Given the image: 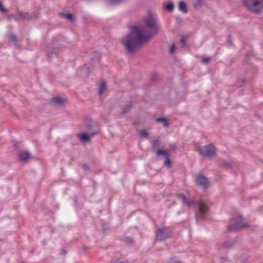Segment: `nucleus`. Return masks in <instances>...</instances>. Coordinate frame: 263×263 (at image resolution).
Listing matches in <instances>:
<instances>
[{
    "mask_svg": "<svg viewBox=\"0 0 263 263\" xmlns=\"http://www.w3.org/2000/svg\"><path fill=\"white\" fill-rule=\"evenodd\" d=\"M31 157V154L28 152H21L18 154V159L21 162H26Z\"/></svg>",
    "mask_w": 263,
    "mask_h": 263,
    "instance_id": "obj_13",
    "label": "nucleus"
},
{
    "mask_svg": "<svg viewBox=\"0 0 263 263\" xmlns=\"http://www.w3.org/2000/svg\"><path fill=\"white\" fill-rule=\"evenodd\" d=\"M66 17V18L69 21H72L73 19V16L72 14H64Z\"/></svg>",
    "mask_w": 263,
    "mask_h": 263,
    "instance_id": "obj_26",
    "label": "nucleus"
},
{
    "mask_svg": "<svg viewBox=\"0 0 263 263\" xmlns=\"http://www.w3.org/2000/svg\"><path fill=\"white\" fill-rule=\"evenodd\" d=\"M186 38L185 36H182L181 40V46L184 47L186 45Z\"/></svg>",
    "mask_w": 263,
    "mask_h": 263,
    "instance_id": "obj_25",
    "label": "nucleus"
},
{
    "mask_svg": "<svg viewBox=\"0 0 263 263\" xmlns=\"http://www.w3.org/2000/svg\"><path fill=\"white\" fill-rule=\"evenodd\" d=\"M156 155L157 157L163 156L165 158V161L164 163V166L170 168L171 167V161L169 158V155L167 150L166 149H158L156 151Z\"/></svg>",
    "mask_w": 263,
    "mask_h": 263,
    "instance_id": "obj_9",
    "label": "nucleus"
},
{
    "mask_svg": "<svg viewBox=\"0 0 263 263\" xmlns=\"http://www.w3.org/2000/svg\"><path fill=\"white\" fill-rule=\"evenodd\" d=\"M63 253L64 254H65L66 253V251L63 250Z\"/></svg>",
    "mask_w": 263,
    "mask_h": 263,
    "instance_id": "obj_34",
    "label": "nucleus"
},
{
    "mask_svg": "<svg viewBox=\"0 0 263 263\" xmlns=\"http://www.w3.org/2000/svg\"><path fill=\"white\" fill-rule=\"evenodd\" d=\"M232 163L230 162H223V165L226 168H229L232 166Z\"/></svg>",
    "mask_w": 263,
    "mask_h": 263,
    "instance_id": "obj_28",
    "label": "nucleus"
},
{
    "mask_svg": "<svg viewBox=\"0 0 263 263\" xmlns=\"http://www.w3.org/2000/svg\"><path fill=\"white\" fill-rule=\"evenodd\" d=\"M179 10L183 13H187V8L186 3L182 1H180L178 3Z\"/></svg>",
    "mask_w": 263,
    "mask_h": 263,
    "instance_id": "obj_15",
    "label": "nucleus"
},
{
    "mask_svg": "<svg viewBox=\"0 0 263 263\" xmlns=\"http://www.w3.org/2000/svg\"><path fill=\"white\" fill-rule=\"evenodd\" d=\"M174 48H175V45L174 44H173L170 45V52L171 54H173V53Z\"/></svg>",
    "mask_w": 263,
    "mask_h": 263,
    "instance_id": "obj_31",
    "label": "nucleus"
},
{
    "mask_svg": "<svg viewBox=\"0 0 263 263\" xmlns=\"http://www.w3.org/2000/svg\"><path fill=\"white\" fill-rule=\"evenodd\" d=\"M77 137L79 140L83 143L89 142L90 141V138L86 134H78L77 135Z\"/></svg>",
    "mask_w": 263,
    "mask_h": 263,
    "instance_id": "obj_14",
    "label": "nucleus"
},
{
    "mask_svg": "<svg viewBox=\"0 0 263 263\" xmlns=\"http://www.w3.org/2000/svg\"><path fill=\"white\" fill-rule=\"evenodd\" d=\"M50 102L54 105L61 106L66 103V100L61 97H56L51 99Z\"/></svg>",
    "mask_w": 263,
    "mask_h": 263,
    "instance_id": "obj_11",
    "label": "nucleus"
},
{
    "mask_svg": "<svg viewBox=\"0 0 263 263\" xmlns=\"http://www.w3.org/2000/svg\"><path fill=\"white\" fill-rule=\"evenodd\" d=\"M167 263H182L181 261H179L174 258H170Z\"/></svg>",
    "mask_w": 263,
    "mask_h": 263,
    "instance_id": "obj_24",
    "label": "nucleus"
},
{
    "mask_svg": "<svg viewBox=\"0 0 263 263\" xmlns=\"http://www.w3.org/2000/svg\"><path fill=\"white\" fill-rule=\"evenodd\" d=\"M247 224L244 221L243 218L241 217H238L235 219V223L234 225L230 224L228 226V230L230 231H233L239 228L246 227Z\"/></svg>",
    "mask_w": 263,
    "mask_h": 263,
    "instance_id": "obj_8",
    "label": "nucleus"
},
{
    "mask_svg": "<svg viewBox=\"0 0 263 263\" xmlns=\"http://www.w3.org/2000/svg\"><path fill=\"white\" fill-rule=\"evenodd\" d=\"M196 181L198 185L204 189L208 188L210 185V182L208 178L202 174H198L196 176Z\"/></svg>",
    "mask_w": 263,
    "mask_h": 263,
    "instance_id": "obj_10",
    "label": "nucleus"
},
{
    "mask_svg": "<svg viewBox=\"0 0 263 263\" xmlns=\"http://www.w3.org/2000/svg\"><path fill=\"white\" fill-rule=\"evenodd\" d=\"M195 203L198 207V210L196 215L197 220H199L205 218L209 210L206 203L202 199L197 201Z\"/></svg>",
    "mask_w": 263,
    "mask_h": 263,
    "instance_id": "obj_5",
    "label": "nucleus"
},
{
    "mask_svg": "<svg viewBox=\"0 0 263 263\" xmlns=\"http://www.w3.org/2000/svg\"><path fill=\"white\" fill-rule=\"evenodd\" d=\"M37 13L34 11L28 13L18 11L17 15L14 16L13 18L16 21L20 20H30L36 18L37 17Z\"/></svg>",
    "mask_w": 263,
    "mask_h": 263,
    "instance_id": "obj_6",
    "label": "nucleus"
},
{
    "mask_svg": "<svg viewBox=\"0 0 263 263\" xmlns=\"http://www.w3.org/2000/svg\"><path fill=\"white\" fill-rule=\"evenodd\" d=\"M107 86L105 82L102 83L98 89V92L99 96H101L103 92L106 89Z\"/></svg>",
    "mask_w": 263,
    "mask_h": 263,
    "instance_id": "obj_16",
    "label": "nucleus"
},
{
    "mask_svg": "<svg viewBox=\"0 0 263 263\" xmlns=\"http://www.w3.org/2000/svg\"><path fill=\"white\" fill-rule=\"evenodd\" d=\"M128 242H132V239L131 238H128Z\"/></svg>",
    "mask_w": 263,
    "mask_h": 263,
    "instance_id": "obj_33",
    "label": "nucleus"
},
{
    "mask_svg": "<svg viewBox=\"0 0 263 263\" xmlns=\"http://www.w3.org/2000/svg\"><path fill=\"white\" fill-rule=\"evenodd\" d=\"M140 133L142 137H146L148 135V133L145 130H140Z\"/></svg>",
    "mask_w": 263,
    "mask_h": 263,
    "instance_id": "obj_30",
    "label": "nucleus"
},
{
    "mask_svg": "<svg viewBox=\"0 0 263 263\" xmlns=\"http://www.w3.org/2000/svg\"><path fill=\"white\" fill-rule=\"evenodd\" d=\"M9 40L12 42H13L15 43H16L17 38L15 35L13 34H11L8 36Z\"/></svg>",
    "mask_w": 263,
    "mask_h": 263,
    "instance_id": "obj_23",
    "label": "nucleus"
},
{
    "mask_svg": "<svg viewBox=\"0 0 263 263\" xmlns=\"http://www.w3.org/2000/svg\"><path fill=\"white\" fill-rule=\"evenodd\" d=\"M174 5L173 3L170 2L165 6V9L168 11H172L174 9Z\"/></svg>",
    "mask_w": 263,
    "mask_h": 263,
    "instance_id": "obj_19",
    "label": "nucleus"
},
{
    "mask_svg": "<svg viewBox=\"0 0 263 263\" xmlns=\"http://www.w3.org/2000/svg\"><path fill=\"white\" fill-rule=\"evenodd\" d=\"M152 147L155 149L157 148L160 144V141L158 140H154L152 141Z\"/></svg>",
    "mask_w": 263,
    "mask_h": 263,
    "instance_id": "obj_21",
    "label": "nucleus"
},
{
    "mask_svg": "<svg viewBox=\"0 0 263 263\" xmlns=\"http://www.w3.org/2000/svg\"><path fill=\"white\" fill-rule=\"evenodd\" d=\"M59 48H54L51 50L48 51V56L50 57L52 54H57L59 53Z\"/></svg>",
    "mask_w": 263,
    "mask_h": 263,
    "instance_id": "obj_20",
    "label": "nucleus"
},
{
    "mask_svg": "<svg viewBox=\"0 0 263 263\" xmlns=\"http://www.w3.org/2000/svg\"><path fill=\"white\" fill-rule=\"evenodd\" d=\"M177 197L188 207H190L194 203L193 200L187 198L182 194H178Z\"/></svg>",
    "mask_w": 263,
    "mask_h": 263,
    "instance_id": "obj_12",
    "label": "nucleus"
},
{
    "mask_svg": "<svg viewBox=\"0 0 263 263\" xmlns=\"http://www.w3.org/2000/svg\"><path fill=\"white\" fill-rule=\"evenodd\" d=\"M0 11L3 13H6L7 12V9L3 6L2 3H0Z\"/></svg>",
    "mask_w": 263,
    "mask_h": 263,
    "instance_id": "obj_29",
    "label": "nucleus"
},
{
    "mask_svg": "<svg viewBox=\"0 0 263 263\" xmlns=\"http://www.w3.org/2000/svg\"><path fill=\"white\" fill-rule=\"evenodd\" d=\"M95 134H96V133H91V137H92V136H93Z\"/></svg>",
    "mask_w": 263,
    "mask_h": 263,
    "instance_id": "obj_32",
    "label": "nucleus"
},
{
    "mask_svg": "<svg viewBox=\"0 0 263 263\" xmlns=\"http://www.w3.org/2000/svg\"><path fill=\"white\" fill-rule=\"evenodd\" d=\"M156 121L157 122H161V123H163L164 127L168 128L169 126V124L165 118H158L156 120Z\"/></svg>",
    "mask_w": 263,
    "mask_h": 263,
    "instance_id": "obj_17",
    "label": "nucleus"
},
{
    "mask_svg": "<svg viewBox=\"0 0 263 263\" xmlns=\"http://www.w3.org/2000/svg\"><path fill=\"white\" fill-rule=\"evenodd\" d=\"M196 150L203 157L209 158L216 156V148L213 144H208L204 146H198Z\"/></svg>",
    "mask_w": 263,
    "mask_h": 263,
    "instance_id": "obj_4",
    "label": "nucleus"
},
{
    "mask_svg": "<svg viewBox=\"0 0 263 263\" xmlns=\"http://www.w3.org/2000/svg\"><path fill=\"white\" fill-rule=\"evenodd\" d=\"M144 23L145 26L148 27L154 34L157 33L161 29L157 17L154 14H148L144 20Z\"/></svg>",
    "mask_w": 263,
    "mask_h": 263,
    "instance_id": "obj_3",
    "label": "nucleus"
},
{
    "mask_svg": "<svg viewBox=\"0 0 263 263\" xmlns=\"http://www.w3.org/2000/svg\"><path fill=\"white\" fill-rule=\"evenodd\" d=\"M211 60V58H204L202 59L201 62L203 64H208Z\"/></svg>",
    "mask_w": 263,
    "mask_h": 263,
    "instance_id": "obj_27",
    "label": "nucleus"
},
{
    "mask_svg": "<svg viewBox=\"0 0 263 263\" xmlns=\"http://www.w3.org/2000/svg\"><path fill=\"white\" fill-rule=\"evenodd\" d=\"M246 8L253 13L263 11V0H242Z\"/></svg>",
    "mask_w": 263,
    "mask_h": 263,
    "instance_id": "obj_2",
    "label": "nucleus"
},
{
    "mask_svg": "<svg viewBox=\"0 0 263 263\" xmlns=\"http://www.w3.org/2000/svg\"><path fill=\"white\" fill-rule=\"evenodd\" d=\"M202 3V0H194L193 3V6L195 8H200L201 7Z\"/></svg>",
    "mask_w": 263,
    "mask_h": 263,
    "instance_id": "obj_18",
    "label": "nucleus"
},
{
    "mask_svg": "<svg viewBox=\"0 0 263 263\" xmlns=\"http://www.w3.org/2000/svg\"><path fill=\"white\" fill-rule=\"evenodd\" d=\"M131 110V106L130 105H127L125 107H124L122 111L121 112V114H125L127 112H128Z\"/></svg>",
    "mask_w": 263,
    "mask_h": 263,
    "instance_id": "obj_22",
    "label": "nucleus"
},
{
    "mask_svg": "<svg viewBox=\"0 0 263 263\" xmlns=\"http://www.w3.org/2000/svg\"><path fill=\"white\" fill-rule=\"evenodd\" d=\"M151 37L150 32L144 26H132L130 32L124 36L122 43L128 53L135 52L141 44L148 41Z\"/></svg>",
    "mask_w": 263,
    "mask_h": 263,
    "instance_id": "obj_1",
    "label": "nucleus"
},
{
    "mask_svg": "<svg viewBox=\"0 0 263 263\" xmlns=\"http://www.w3.org/2000/svg\"><path fill=\"white\" fill-rule=\"evenodd\" d=\"M157 240L164 241L172 236V232L167 228H160L156 232Z\"/></svg>",
    "mask_w": 263,
    "mask_h": 263,
    "instance_id": "obj_7",
    "label": "nucleus"
}]
</instances>
